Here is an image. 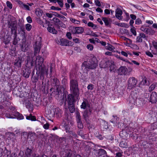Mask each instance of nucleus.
I'll return each instance as SVG.
<instances>
[{
	"label": "nucleus",
	"mask_w": 157,
	"mask_h": 157,
	"mask_svg": "<svg viewBox=\"0 0 157 157\" xmlns=\"http://www.w3.org/2000/svg\"><path fill=\"white\" fill-rule=\"evenodd\" d=\"M44 62V59L40 56L36 57L35 61V67L36 70V75L33 76L34 73L33 72V75L32 80L33 83H36L37 82L40 76V79L43 80L44 78V75L46 74L48 75V69H46L45 66L42 64Z\"/></svg>",
	"instance_id": "f257e3e1"
},
{
	"label": "nucleus",
	"mask_w": 157,
	"mask_h": 157,
	"mask_svg": "<svg viewBox=\"0 0 157 157\" xmlns=\"http://www.w3.org/2000/svg\"><path fill=\"white\" fill-rule=\"evenodd\" d=\"M10 105L8 106V107H7L9 108V109L11 111V113H7L5 115L6 117L8 118H17L19 120L23 119L24 117L22 115L17 112L14 107Z\"/></svg>",
	"instance_id": "f03ea898"
},
{
	"label": "nucleus",
	"mask_w": 157,
	"mask_h": 157,
	"mask_svg": "<svg viewBox=\"0 0 157 157\" xmlns=\"http://www.w3.org/2000/svg\"><path fill=\"white\" fill-rule=\"evenodd\" d=\"M70 89L71 92L78 99L79 96L78 82L77 79H71L70 82Z\"/></svg>",
	"instance_id": "7ed1b4c3"
},
{
	"label": "nucleus",
	"mask_w": 157,
	"mask_h": 157,
	"mask_svg": "<svg viewBox=\"0 0 157 157\" xmlns=\"http://www.w3.org/2000/svg\"><path fill=\"white\" fill-rule=\"evenodd\" d=\"M73 124V121L71 116L68 114L66 115L62 125L66 132H69L70 129Z\"/></svg>",
	"instance_id": "20e7f679"
},
{
	"label": "nucleus",
	"mask_w": 157,
	"mask_h": 157,
	"mask_svg": "<svg viewBox=\"0 0 157 157\" xmlns=\"http://www.w3.org/2000/svg\"><path fill=\"white\" fill-rule=\"evenodd\" d=\"M75 98L77 99L73 94H70L67 95V101L68 108L71 113H74L75 111V103L76 100Z\"/></svg>",
	"instance_id": "39448f33"
},
{
	"label": "nucleus",
	"mask_w": 157,
	"mask_h": 157,
	"mask_svg": "<svg viewBox=\"0 0 157 157\" xmlns=\"http://www.w3.org/2000/svg\"><path fill=\"white\" fill-rule=\"evenodd\" d=\"M95 58H93L89 61L84 62L82 67L88 69H93L95 68L98 66V63Z\"/></svg>",
	"instance_id": "423d86ee"
},
{
	"label": "nucleus",
	"mask_w": 157,
	"mask_h": 157,
	"mask_svg": "<svg viewBox=\"0 0 157 157\" xmlns=\"http://www.w3.org/2000/svg\"><path fill=\"white\" fill-rule=\"evenodd\" d=\"M0 104L2 105H0V109H3L4 107H8L11 104L9 101V98L4 94H2L0 97Z\"/></svg>",
	"instance_id": "0eeeda50"
},
{
	"label": "nucleus",
	"mask_w": 157,
	"mask_h": 157,
	"mask_svg": "<svg viewBox=\"0 0 157 157\" xmlns=\"http://www.w3.org/2000/svg\"><path fill=\"white\" fill-rule=\"evenodd\" d=\"M137 94H134L133 93H132L128 99V101L129 102V105L132 107L136 104V106H139V104H138L137 102L139 100L137 99Z\"/></svg>",
	"instance_id": "6e6552de"
},
{
	"label": "nucleus",
	"mask_w": 157,
	"mask_h": 157,
	"mask_svg": "<svg viewBox=\"0 0 157 157\" xmlns=\"http://www.w3.org/2000/svg\"><path fill=\"white\" fill-rule=\"evenodd\" d=\"M21 100V103H22L23 105H25L30 111H32L33 110V105L30 102L28 99V98L25 97H23L20 99Z\"/></svg>",
	"instance_id": "1a4fd4ad"
},
{
	"label": "nucleus",
	"mask_w": 157,
	"mask_h": 157,
	"mask_svg": "<svg viewBox=\"0 0 157 157\" xmlns=\"http://www.w3.org/2000/svg\"><path fill=\"white\" fill-rule=\"evenodd\" d=\"M138 81L134 77H131L128 80L127 89L131 90L135 87Z\"/></svg>",
	"instance_id": "9d476101"
},
{
	"label": "nucleus",
	"mask_w": 157,
	"mask_h": 157,
	"mask_svg": "<svg viewBox=\"0 0 157 157\" xmlns=\"http://www.w3.org/2000/svg\"><path fill=\"white\" fill-rule=\"evenodd\" d=\"M51 91L53 90V92H52L51 95L54 96L56 99L59 98V96L60 95L62 94V92L60 90L58 86H56V89L51 88L50 89Z\"/></svg>",
	"instance_id": "9b49d317"
},
{
	"label": "nucleus",
	"mask_w": 157,
	"mask_h": 157,
	"mask_svg": "<svg viewBox=\"0 0 157 157\" xmlns=\"http://www.w3.org/2000/svg\"><path fill=\"white\" fill-rule=\"evenodd\" d=\"M60 155L61 157H81L80 155H77L75 156L74 155H73L71 150H67L62 151L60 153Z\"/></svg>",
	"instance_id": "f8f14e48"
},
{
	"label": "nucleus",
	"mask_w": 157,
	"mask_h": 157,
	"mask_svg": "<svg viewBox=\"0 0 157 157\" xmlns=\"http://www.w3.org/2000/svg\"><path fill=\"white\" fill-rule=\"evenodd\" d=\"M7 23L8 27L11 29V33L13 34L14 30H17V22L11 20L10 21L8 20Z\"/></svg>",
	"instance_id": "ddd939ff"
},
{
	"label": "nucleus",
	"mask_w": 157,
	"mask_h": 157,
	"mask_svg": "<svg viewBox=\"0 0 157 157\" xmlns=\"http://www.w3.org/2000/svg\"><path fill=\"white\" fill-rule=\"evenodd\" d=\"M118 75H127L128 72V70L125 66H121L117 71Z\"/></svg>",
	"instance_id": "4468645a"
},
{
	"label": "nucleus",
	"mask_w": 157,
	"mask_h": 157,
	"mask_svg": "<svg viewBox=\"0 0 157 157\" xmlns=\"http://www.w3.org/2000/svg\"><path fill=\"white\" fill-rule=\"evenodd\" d=\"M76 118L77 123L78 127V128L82 129L83 127V125L81 120V117L79 112L76 113Z\"/></svg>",
	"instance_id": "2eb2a0df"
},
{
	"label": "nucleus",
	"mask_w": 157,
	"mask_h": 157,
	"mask_svg": "<svg viewBox=\"0 0 157 157\" xmlns=\"http://www.w3.org/2000/svg\"><path fill=\"white\" fill-rule=\"evenodd\" d=\"M58 43L61 46H69L72 45V43L71 41L65 39H60V41H58Z\"/></svg>",
	"instance_id": "dca6fc26"
},
{
	"label": "nucleus",
	"mask_w": 157,
	"mask_h": 157,
	"mask_svg": "<svg viewBox=\"0 0 157 157\" xmlns=\"http://www.w3.org/2000/svg\"><path fill=\"white\" fill-rule=\"evenodd\" d=\"M120 124H121V125H122V126H124V128H122V131H121L119 133V135L121 137L124 139H125L128 136V132L126 130V129L125 128V125H124V124L122 123Z\"/></svg>",
	"instance_id": "f3484780"
},
{
	"label": "nucleus",
	"mask_w": 157,
	"mask_h": 157,
	"mask_svg": "<svg viewBox=\"0 0 157 157\" xmlns=\"http://www.w3.org/2000/svg\"><path fill=\"white\" fill-rule=\"evenodd\" d=\"M22 134L23 135L25 136V138L26 136H28V139L29 141L33 142L36 140V136L35 133H31L29 135H27V132H23Z\"/></svg>",
	"instance_id": "a211bd4d"
},
{
	"label": "nucleus",
	"mask_w": 157,
	"mask_h": 157,
	"mask_svg": "<svg viewBox=\"0 0 157 157\" xmlns=\"http://www.w3.org/2000/svg\"><path fill=\"white\" fill-rule=\"evenodd\" d=\"M150 102L152 103H156L157 102V93L152 92L150 97Z\"/></svg>",
	"instance_id": "6ab92c4d"
},
{
	"label": "nucleus",
	"mask_w": 157,
	"mask_h": 157,
	"mask_svg": "<svg viewBox=\"0 0 157 157\" xmlns=\"http://www.w3.org/2000/svg\"><path fill=\"white\" fill-rule=\"evenodd\" d=\"M41 44L40 43H38L37 42H35V44L34 45V54L35 56H36L37 54L40 52L41 48Z\"/></svg>",
	"instance_id": "aec40b11"
},
{
	"label": "nucleus",
	"mask_w": 157,
	"mask_h": 157,
	"mask_svg": "<svg viewBox=\"0 0 157 157\" xmlns=\"http://www.w3.org/2000/svg\"><path fill=\"white\" fill-rule=\"evenodd\" d=\"M123 12L122 10L119 8H117L115 10V16L119 20L122 19V15Z\"/></svg>",
	"instance_id": "412c9836"
},
{
	"label": "nucleus",
	"mask_w": 157,
	"mask_h": 157,
	"mask_svg": "<svg viewBox=\"0 0 157 157\" xmlns=\"http://www.w3.org/2000/svg\"><path fill=\"white\" fill-rule=\"evenodd\" d=\"M52 21L54 22L55 25H57L59 28L63 27V25H65L60 20L56 17H54Z\"/></svg>",
	"instance_id": "4be33fe9"
},
{
	"label": "nucleus",
	"mask_w": 157,
	"mask_h": 157,
	"mask_svg": "<svg viewBox=\"0 0 157 157\" xmlns=\"http://www.w3.org/2000/svg\"><path fill=\"white\" fill-rule=\"evenodd\" d=\"M90 105L89 104L88 101L85 99H84L83 102L82 103V104L80 106L81 109H86L87 107L89 108Z\"/></svg>",
	"instance_id": "5701e85b"
},
{
	"label": "nucleus",
	"mask_w": 157,
	"mask_h": 157,
	"mask_svg": "<svg viewBox=\"0 0 157 157\" xmlns=\"http://www.w3.org/2000/svg\"><path fill=\"white\" fill-rule=\"evenodd\" d=\"M146 38L145 35L143 33H139L136 38V42L138 43H141L142 42V38L144 39Z\"/></svg>",
	"instance_id": "b1692460"
},
{
	"label": "nucleus",
	"mask_w": 157,
	"mask_h": 157,
	"mask_svg": "<svg viewBox=\"0 0 157 157\" xmlns=\"http://www.w3.org/2000/svg\"><path fill=\"white\" fill-rule=\"evenodd\" d=\"M26 67L30 69L33 66V62L32 59H30L29 57H27L26 61Z\"/></svg>",
	"instance_id": "393cba45"
},
{
	"label": "nucleus",
	"mask_w": 157,
	"mask_h": 157,
	"mask_svg": "<svg viewBox=\"0 0 157 157\" xmlns=\"http://www.w3.org/2000/svg\"><path fill=\"white\" fill-rule=\"evenodd\" d=\"M31 70L30 69L26 68L23 70V75L26 78L29 77V75L31 73Z\"/></svg>",
	"instance_id": "a878e982"
},
{
	"label": "nucleus",
	"mask_w": 157,
	"mask_h": 157,
	"mask_svg": "<svg viewBox=\"0 0 157 157\" xmlns=\"http://www.w3.org/2000/svg\"><path fill=\"white\" fill-rule=\"evenodd\" d=\"M52 25L50 24H49L48 25V27L47 28L48 31L50 33H52L53 34H56L57 33V31L55 29L53 26H52Z\"/></svg>",
	"instance_id": "bb28decb"
},
{
	"label": "nucleus",
	"mask_w": 157,
	"mask_h": 157,
	"mask_svg": "<svg viewBox=\"0 0 157 157\" xmlns=\"http://www.w3.org/2000/svg\"><path fill=\"white\" fill-rule=\"evenodd\" d=\"M109 64V60H104L100 63V66L101 68H105L108 67Z\"/></svg>",
	"instance_id": "cd10ccee"
},
{
	"label": "nucleus",
	"mask_w": 157,
	"mask_h": 157,
	"mask_svg": "<svg viewBox=\"0 0 157 157\" xmlns=\"http://www.w3.org/2000/svg\"><path fill=\"white\" fill-rule=\"evenodd\" d=\"M91 110L89 108L88 110L86 109L84 111L83 114V116L85 120H86L88 119V118L91 114Z\"/></svg>",
	"instance_id": "c85d7f7f"
},
{
	"label": "nucleus",
	"mask_w": 157,
	"mask_h": 157,
	"mask_svg": "<svg viewBox=\"0 0 157 157\" xmlns=\"http://www.w3.org/2000/svg\"><path fill=\"white\" fill-rule=\"evenodd\" d=\"M75 34H81L83 33L84 29L81 27H77L75 28Z\"/></svg>",
	"instance_id": "c756f323"
},
{
	"label": "nucleus",
	"mask_w": 157,
	"mask_h": 157,
	"mask_svg": "<svg viewBox=\"0 0 157 157\" xmlns=\"http://www.w3.org/2000/svg\"><path fill=\"white\" fill-rule=\"evenodd\" d=\"M32 153V150L31 149L27 148L25 151L24 157H31Z\"/></svg>",
	"instance_id": "7c9ffc66"
},
{
	"label": "nucleus",
	"mask_w": 157,
	"mask_h": 157,
	"mask_svg": "<svg viewBox=\"0 0 157 157\" xmlns=\"http://www.w3.org/2000/svg\"><path fill=\"white\" fill-rule=\"evenodd\" d=\"M118 120L119 118L117 116L113 115V118L110 121L115 125H116L117 124V121Z\"/></svg>",
	"instance_id": "2f4dec72"
},
{
	"label": "nucleus",
	"mask_w": 157,
	"mask_h": 157,
	"mask_svg": "<svg viewBox=\"0 0 157 157\" xmlns=\"http://www.w3.org/2000/svg\"><path fill=\"white\" fill-rule=\"evenodd\" d=\"M106 154V152L105 150L102 149H100L99 150L98 154L100 157H102Z\"/></svg>",
	"instance_id": "473e14b6"
},
{
	"label": "nucleus",
	"mask_w": 157,
	"mask_h": 157,
	"mask_svg": "<svg viewBox=\"0 0 157 157\" xmlns=\"http://www.w3.org/2000/svg\"><path fill=\"white\" fill-rule=\"evenodd\" d=\"M119 146L122 148H126L128 147L127 143L126 140L122 141L119 144Z\"/></svg>",
	"instance_id": "72a5a7b5"
},
{
	"label": "nucleus",
	"mask_w": 157,
	"mask_h": 157,
	"mask_svg": "<svg viewBox=\"0 0 157 157\" xmlns=\"http://www.w3.org/2000/svg\"><path fill=\"white\" fill-rule=\"evenodd\" d=\"M19 3L21 4V6L23 9L28 10H30L29 7L28 5L24 4L21 2H20Z\"/></svg>",
	"instance_id": "f704fd0d"
},
{
	"label": "nucleus",
	"mask_w": 157,
	"mask_h": 157,
	"mask_svg": "<svg viewBox=\"0 0 157 157\" xmlns=\"http://www.w3.org/2000/svg\"><path fill=\"white\" fill-rule=\"evenodd\" d=\"M155 32L151 29L147 28L146 33L147 34L152 35L154 34Z\"/></svg>",
	"instance_id": "c9c22d12"
},
{
	"label": "nucleus",
	"mask_w": 157,
	"mask_h": 157,
	"mask_svg": "<svg viewBox=\"0 0 157 157\" xmlns=\"http://www.w3.org/2000/svg\"><path fill=\"white\" fill-rule=\"evenodd\" d=\"M156 87H157V82L153 83L149 87V90L150 91H152Z\"/></svg>",
	"instance_id": "e433bc0d"
},
{
	"label": "nucleus",
	"mask_w": 157,
	"mask_h": 157,
	"mask_svg": "<svg viewBox=\"0 0 157 157\" xmlns=\"http://www.w3.org/2000/svg\"><path fill=\"white\" fill-rule=\"evenodd\" d=\"M43 11L40 9L36 10L35 13L36 15L39 17H40L42 15Z\"/></svg>",
	"instance_id": "4c0bfd02"
},
{
	"label": "nucleus",
	"mask_w": 157,
	"mask_h": 157,
	"mask_svg": "<svg viewBox=\"0 0 157 157\" xmlns=\"http://www.w3.org/2000/svg\"><path fill=\"white\" fill-rule=\"evenodd\" d=\"M26 119L31 121H35L36 120V117L34 116H32L31 114H30L29 116H26Z\"/></svg>",
	"instance_id": "58836bf2"
},
{
	"label": "nucleus",
	"mask_w": 157,
	"mask_h": 157,
	"mask_svg": "<svg viewBox=\"0 0 157 157\" xmlns=\"http://www.w3.org/2000/svg\"><path fill=\"white\" fill-rule=\"evenodd\" d=\"M125 128L126 129V130L128 132V134H131V133L133 132V128L131 127H129L127 126H125Z\"/></svg>",
	"instance_id": "ea45409f"
},
{
	"label": "nucleus",
	"mask_w": 157,
	"mask_h": 157,
	"mask_svg": "<svg viewBox=\"0 0 157 157\" xmlns=\"http://www.w3.org/2000/svg\"><path fill=\"white\" fill-rule=\"evenodd\" d=\"M142 84L143 85H147V80L146 78H144L142 80L141 82L138 84V86L140 87V85Z\"/></svg>",
	"instance_id": "a19ab883"
},
{
	"label": "nucleus",
	"mask_w": 157,
	"mask_h": 157,
	"mask_svg": "<svg viewBox=\"0 0 157 157\" xmlns=\"http://www.w3.org/2000/svg\"><path fill=\"white\" fill-rule=\"evenodd\" d=\"M106 48L108 50L110 51H113L115 49L114 47L109 44H107L106 46Z\"/></svg>",
	"instance_id": "79ce46f5"
},
{
	"label": "nucleus",
	"mask_w": 157,
	"mask_h": 157,
	"mask_svg": "<svg viewBox=\"0 0 157 157\" xmlns=\"http://www.w3.org/2000/svg\"><path fill=\"white\" fill-rule=\"evenodd\" d=\"M4 152H7V154H8L7 155V156H8L9 154L10 153V152L9 151H8L7 150H5L3 151V150L2 148H0V157H2V155H3L4 153Z\"/></svg>",
	"instance_id": "37998d69"
},
{
	"label": "nucleus",
	"mask_w": 157,
	"mask_h": 157,
	"mask_svg": "<svg viewBox=\"0 0 157 157\" xmlns=\"http://www.w3.org/2000/svg\"><path fill=\"white\" fill-rule=\"evenodd\" d=\"M123 152L121 150L116 152L115 154L116 156L115 157H121L123 156Z\"/></svg>",
	"instance_id": "c03bdc74"
},
{
	"label": "nucleus",
	"mask_w": 157,
	"mask_h": 157,
	"mask_svg": "<svg viewBox=\"0 0 157 157\" xmlns=\"http://www.w3.org/2000/svg\"><path fill=\"white\" fill-rule=\"evenodd\" d=\"M112 152H113L115 154L116 152H118L120 151V150L119 147L117 146H114L113 147V148L112 149Z\"/></svg>",
	"instance_id": "a18cd8bd"
},
{
	"label": "nucleus",
	"mask_w": 157,
	"mask_h": 157,
	"mask_svg": "<svg viewBox=\"0 0 157 157\" xmlns=\"http://www.w3.org/2000/svg\"><path fill=\"white\" fill-rule=\"evenodd\" d=\"M21 60L19 59L17 61L14 63V65L18 67H21Z\"/></svg>",
	"instance_id": "49530a36"
},
{
	"label": "nucleus",
	"mask_w": 157,
	"mask_h": 157,
	"mask_svg": "<svg viewBox=\"0 0 157 157\" xmlns=\"http://www.w3.org/2000/svg\"><path fill=\"white\" fill-rule=\"evenodd\" d=\"M87 25L89 27H91L94 29H95L97 27L96 25H94L92 22H89L87 24Z\"/></svg>",
	"instance_id": "de8ad7c7"
},
{
	"label": "nucleus",
	"mask_w": 157,
	"mask_h": 157,
	"mask_svg": "<svg viewBox=\"0 0 157 157\" xmlns=\"http://www.w3.org/2000/svg\"><path fill=\"white\" fill-rule=\"evenodd\" d=\"M33 157H48L44 154L39 155L38 154H34L33 155Z\"/></svg>",
	"instance_id": "09e8293b"
},
{
	"label": "nucleus",
	"mask_w": 157,
	"mask_h": 157,
	"mask_svg": "<svg viewBox=\"0 0 157 157\" xmlns=\"http://www.w3.org/2000/svg\"><path fill=\"white\" fill-rule=\"evenodd\" d=\"M131 5L132 6L134 7L135 8H136L138 10H143H143L142 9V7L139 5H135L132 4H131Z\"/></svg>",
	"instance_id": "8fccbe9b"
},
{
	"label": "nucleus",
	"mask_w": 157,
	"mask_h": 157,
	"mask_svg": "<svg viewBox=\"0 0 157 157\" xmlns=\"http://www.w3.org/2000/svg\"><path fill=\"white\" fill-rule=\"evenodd\" d=\"M102 20L104 22L105 25L107 26L109 25V22L107 18L105 17H102Z\"/></svg>",
	"instance_id": "3c124183"
},
{
	"label": "nucleus",
	"mask_w": 157,
	"mask_h": 157,
	"mask_svg": "<svg viewBox=\"0 0 157 157\" xmlns=\"http://www.w3.org/2000/svg\"><path fill=\"white\" fill-rule=\"evenodd\" d=\"M70 20L72 22L74 23L75 24H78L80 23V22L79 21H78L75 19L71 18Z\"/></svg>",
	"instance_id": "603ef678"
},
{
	"label": "nucleus",
	"mask_w": 157,
	"mask_h": 157,
	"mask_svg": "<svg viewBox=\"0 0 157 157\" xmlns=\"http://www.w3.org/2000/svg\"><path fill=\"white\" fill-rule=\"evenodd\" d=\"M86 48L88 50L90 51H92L94 47L92 44H89L87 45Z\"/></svg>",
	"instance_id": "864d4df0"
},
{
	"label": "nucleus",
	"mask_w": 157,
	"mask_h": 157,
	"mask_svg": "<svg viewBox=\"0 0 157 157\" xmlns=\"http://www.w3.org/2000/svg\"><path fill=\"white\" fill-rule=\"evenodd\" d=\"M25 28L28 31H29L32 28V26L30 24H27L25 25Z\"/></svg>",
	"instance_id": "5fc2aeb1"
},
{
	"label": "nucleus",
	"mask_w": 157,
	"mask_h": 157,
	"mask_svg": "<svg viewBox=\"0 0 157 157\" xmlns=\"http://www.w3.org/2000/svg\"><path fill=\"white\" fill-rule=\"evenodd\" d=\"M6 4L7 6L10 9H12L13 6L12 4L9 1H7L6 2Z\"/></svg>",
	"instance_id": "6e6d98bb"
},
{
	"label": "nucleus",
	"mask_w": 157,
	"mask_h": 157,
	"mask_svg": "<svg viewBox=\"0 0 157 157\" xmlns=\"http://www.w3.org/2000/svg\"><path fill=\"white\" fill-rule=\"evenodd\" d=\"M56 2H57L60 7H63V0H56Z\"/></svg>",
	"instance_id": "4d7b16f0"
},
{
	"label": "nucleus",
	"mask_w": 157,
	"mask_h": 157,
	"mask_svg": "<svg viewBox=\"0 0 157 157\" xmlns=\"http://www.w3.org/2000/svg\"><path fill=\"white\" fill-rule=\"evenodd\" d=\"M133 28L131 29L130 31L131 33L133 34L134 36H136V32L135 30V27H134L133 26Z\"/></svg>",
	"instance_id": "13d9d810"
},
{
	"label": "nucleus",
	"mask_w": 157,
	"mask_h": 157,
	"mask_svg": "<svg viewBox=\"0 0 157 157\" xmlns=\"http://www.w3.org/2000/svg\"><path fill=\"white\" fill-rule=\"evenodd\" d=\"M152 43L153 47L157 51V42L154 40H153L152 41Z\"/></svg>",
	"instance_id": "bf43d9fd"
},
{
	"label": "nucleus",
	"mask_w": 157,
	"mask_h": 157,
	"mask_svg": "<svg viewBox=\"0 0 157 157\" xmlns=\"http://www.w3.org/2000/svg\"><path fill=\"white\" fill-rule=\"evenodd\" d=\"M51 9L52 10H60L61 9L58 7H56L54 6H52L51 7Z\"/></svg>",
	"instance_id": "052dcab7"
},
{
	"label": "nucleus",
	"mask_w": 157,
	"mask_h": 157,
	"mask_svg": "<svg viewBox=\"0 0 157 157\" xmlns=\"http://www.w3.org/2000/svg\"><path fill=\"white\" fill-rule=\"evenodd\" d=\"M142 21L140 18H137L136 19L135 24L137 25H140L142 23Z\"/></svg>",
	"instance_id": "680f3d73"
},
{
	"label": "nucleus",
	"mask_w": 157,
	"mask_h": 157,
	"mask_svg": "<svg viewBox=\"0 0 157 157\" xmlns=\"http://www.w3.org/2000/svg\"><path fill=\"white\" fill-rule=\"evenodd\" d=\"M87 88L88 90H92L94 89V85L92 84H89L87 87Z\"/></svg>",
	"instance_id": "e2e57ef3"
},
{
	"label": "nucleus",
	"mask_w": 157,
	"mask_h": 157,
	"mask_svg": "<svg viewBox=\"0 0 157 157\" xmlns=\"http://www.w3.org/2000/svg\"><path fill=\"white\" fill-rule=\"evenodd\" d=\"M94 2L95 4L98 6H100L101 4L100 2L98 0H94Z\"/></svg>",
	"instance_id": "0e129e2a"
},
{
	"label": "nucleus",
	"mask_w": 157,
	"mask_h": 157,
	"mask_svg": "<svg viewBox=\"0 0 157 157\" xmlns=\"http://www.w3.org/2000/svg\"><path fill=\"white\" fill-rule=\"evenodd\" d=\"M145 26L144 25H143L140 28V29L142 31L146 33L147 28H145Z\"/></svg>",
	"instance_id": "69168bd1"
},
{
	"label": "nucleus",
	"mask_w": 157,
	"mask_h": 157,
	"mask_svg": "<svg viewBox=\"0 0 157 157\" xmlns=\"http://www.w3.org/2000/svg\"><path fill=\"white\" fill-rule=\"evenodd\" d=\"M145 53L147 55L151 57H152L153 56L152 53L149 51H146L145 52Z\"/></svg>",
	"instance_id": "338daca9"
},
{
	"label": "nucleus",
	"mask_w": 157,
	"mask_h": 157,
	"mask_svg": "<svg viewBox=\"0 0 157 157\" xmlns=\"http://www.w3.org/2000/svg\"><path fill=\"white\" fill-rule=\"evenodd\" d=\"M67 37L69 40H71L72 39L71 34L70 32H68L66 34Z\"/></svg>",
	"instance_id": "774afa93"
}]
</instances>
